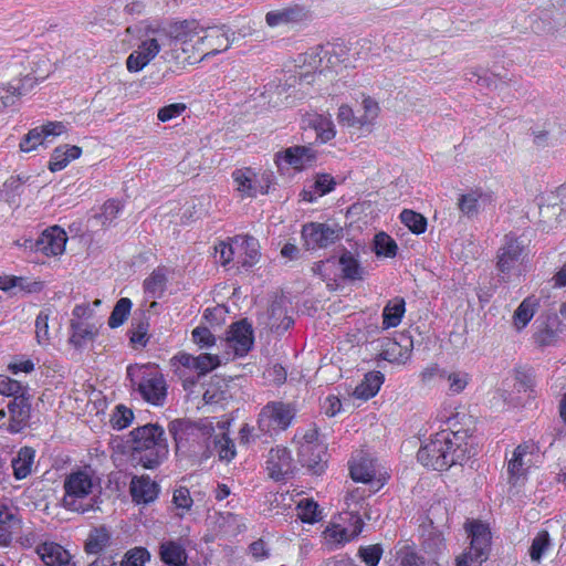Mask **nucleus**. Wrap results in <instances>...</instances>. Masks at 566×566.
Masks as SVG:
<instances>
[{"mask_svg": "<svg viewBox=\"0 0 566 566\" xmlns=\"http://www.w3.org/2000/svg\"><path fill=\"white\" fill-rule=\"evenodd\" d=\"M334 178L329 175H318L310 189L302 192L303 200L313 202L316 198L322 197L334 189Z\"/></svg>", "mask_w": 566, "mask_h": 566, "instance_id": "nucleus-38", "label": "nucleus"}, {"mask_svg": "<svg viewBox=\"0 0 566 566\" xmlns=\"http://www.w3.org/2000/svg\"><path fill=\"white\" fill-rule=\"evenodd\" d=\"M19 85L13 81L0 85V107H9L14 105L21 96Z\"/></svg>", "mask_w": 566, "mask_h": 566, "instance_id": "nucleus-52", "label": "nucleus"}, {"mask_svg": "<svg viewBox=\"0 0 566 566\" xmlns=\"http://www.w3.org/2000/svg\"><path fill=\"white\" fill-rule=\"evenodd\" d=\"M134 458L146 469L159 465L168 455L164 429L145 424L130 432Z\"/></svg>", "mask_w": 566, "mask_h": 566, "instance_id": "nucleus-5", "label": "nucleus"}, {"mask_svg": "<svg viewBox=\"0 0 566 566\" xmlns=\"http://www.w3.org/2000/svg\"><path fill=\"white\" fill-rule=\"evenodd\" d=\"M230 422L218 421L217 426L209 419L192 424L186 421L176 420L170 423L169 430L174 434L177 450H181L189 440V436L203 437L207 440L213 439L214 447L220 460L231 461L235 457V447L227 436Z\"/></svg>", "mask_w": 566, "mask_h": 566, "instance_id": "nucleus-3", "label": "nucleus"}, {"mask_svg": "<svg viewBox=\"0 0 566 566\" xmlns=\"http://www.w3.org/2000/svg\"><path fill=\"white\" fill-rule=\"evenodd\" d=\"M163 52L165 59H169L166 33L158 31L154 38L142 41L138 48L127 57L126 65L128 71L138 72L153 61L159 52Z\"/></svg>", "mask_w": 566, "mask_h": 566, "instance_id": "nucleus-12", "label": "nucleus"}, {"mask_svg": "<svg viewBox=\"0 0 566 566\" xmlns=\"http://www.w3.org/2000/svg\"><path fill=\"white\" fill-rule=\"evenodd\" d=\"M66 232L60 227H51L36 240L35 250L46 256H59L65 251Z\"/></svg>", "mask_w": 566, "mask_h": 566, "instance_id": "nucleus-20", "label": "nucleus"}, {"mask_svg": "<svg viewBox=\"0 0 566 566\" xmlns=\"http://www.w3.org/2000/svg\"><path fill=\"white\" fill-rule=\"evenodd\" d=\"M365 497V491L360 488H356L353 491L348 492L345 497V503L347 505L348 512L345 513L346 517H352L353 515H359V510L363 505V500Z\"/></svg>", "mask_w": 566, "mask_h": 566, "instance_id": "nucleus-53", "label": "nucleus"}, {"mask_svg": "<svg viewBox=\"0 0 566 566\" xmlns=\"http://www.w3.org/2000/svg\"><path fill=\"white\" fill-rule=\"evenodd\" d=\"M291 405L281 401L269 402L259 415V427L264 432L285 430L294 418Z\"/></svg>", "mask_w": 566, "mask_h": 566, "instance_id": "nucleus-14", "label": "nucleus"}, {"mask_svg": "<svg viewBox=\"0 0 566 566\" xmlns=\"http://www.w3.org/2000/svg\"><path fill=\"white\" fill-rule=\"evenodd\" d=\"M382 555L379 544L360 547L359 556L367 566H377Z\"/></svg>", "mask_w": 566, "mask_h": 566, "instance_id": "nucleus-61", "label": "nucleus"}, {"mask_svg": "<svg viewBox=\"0 0 566 566\" xmlns=\"http://www.w3.org/2000/svg\"><path fill=\"white\" fill-rule=\"evenodd\" d=\"M192 342L201 349L210 348L216 344V337L209 328L203 326L196 327L191 333Z\"/></svg>", "mask_w": 566, "mask_h": 566, "instance_id": "nucleus-58", "label": "nucleus"}, {"mask_svg": "<svg viewBox=\"0 0 566 566\" xmlns=\"http://www.w3.org/2000/svg\"><path fill=\"white\" fill-rule=\"evenodd\" d=\"M342 237V228L337 224L312 222L303 226L302 238L308 250L326 248Z\"/></svg>", "mask_w": 566, "mask_h": 566, "instance_id": "nucleus-15", "label": "nucleus"}, {"mask_svg": "<svg viewBox=\"0 0 566 566\" xmlns=\"http://www.w3.org/2000/svg\"><path fill=\"white\" fill-rule=\"evenodd\" d=\"M465 432L441 430L431 436L417 453L418 461L428 468L442 471L467 459Z\"/></svg>", "mask_w": 566, "mask_h": 566, "instance_id": "nucleus-1", "label": "nucleus"}, {"mask_svg": "<svg viewBox=\"0 0 566 566\" xmlns=\"http://www.w3.org/2000/svg\"><path fill=\"white\" fill-rule=\"evenodd\" d=\"M35 451L32 448L24 447L20 449L17 457L12 460L13 474L17 480L27 478L33 467Z\"/></svg>", "mask_w": 566, "mask_h": 566, "instance_id": "nucleus-37", "label": "nucleus"}, {"mask_svg": "<svg viewBox=\"0 0 566 566\" xmlns=\"http://www.w3.org/2000/svg\"><path fill=\"white\" fill-rule=\"evenodd\" d=\"M8 431L20 432L28 423L30 405L24 397H15L8 402Z\"/></svg>", "mask_w": 566, "mask_h": 566, "instance_id": "nucleus-25", "label": "nucleus"}, {"mask_svg": "<svg viewBox=\"0 0 566 566\" xmlns=\"http://www.w3.org/2000/svg\"><path fill=\"white\" fill-rule=\"evenodd\" d=\"M396 556L400 566H424V560L409 546L400 547Z\"/></svg>", "mask_w": 566, "mask_h": 566, "instance_id": "nucleus-57", "label": "nucleus"}, {"mask_svg": "<svg viewBox=\"0 0 566 566\" xmlns=\"http://www.w3.org/2000/svg\"><path fill=\"white\" fill-rule=\"evenodd\" d=\"M133 411L125 406H117L112 417V426L116 429H124L128 427L133 421Z\"/></svg>", "mask_w": 566, "mask_h": 566, "instance_id": "nucleus-60", "label": "nucleus"}, {"mask_svg": "<svg viewBox=\"0 0 566 566\" xmlns=\"http://www.w3.org/2000/svg\"><path fill=\"white\" fill-rule=\"evenodd\" d=\"M101 490V478L92 467L72 469L63 480L62 506L70 512H90L95 507Z\"/></svg>", "mask_w": 566, "mask_h": 566, "instance_id": "nucleus-2", "label": "nucleus"}, {"mask_svg": "<svg viewBox=\"0 0 566 566\" xmlns=\"http://www.w3.org/2000/svg\"><path fill=\"white\" fill-rule=\"evenodd\" d=\"M295 441L298 444V452H307L311 446L323 443L318 437V431L315 427L301 430L295 434Z\"/></svg>", "mask_w": 566, "mask_h": 566, "instance_id": "nucleus-49", "label": "nucleus"}, {"mask_svg": "<svg viewBox=\"0 0 566 566\" xmlns=\"http://www.w3.org/2000/svg\"><path fill=\"white\" fill-rule=\"evenodd\" d=\"M340 518L344 521L348 520L349 524L347 526L339 523H332L328 525L323 533L326 543L343 544L355 538L361 532L364 523L360 516H342Z\"/></svg>", "mask_w": 566, "mask_h": 566, "instance_id": "nucleus-19", "label": "nucleus"}, {"mask_svg": "<svg viewBox=\"0 0 566 566\" xmlns=\"http://www.w3.org/2000/svg\"><path fill=\"white\" fill-rule=\"evenodd\" d=\"M36 553L45 566H69L71 564V554L54 542H45L39 545Z\"/></svg>", "mask_w": 566, "mask_h": 566, "instance_id": "nucleus-26", "label": "nucleus"}, {"mask_svg": "<svg viewBox=\"0 0 566 566\" xmlns=\"http://www.w3.org/2000/svg\"><path fill=\"white\" fill-rule=\"evenodd\" d=\"M233 180V189L239 198H255L259 195L269 192L274 182V175L266 169H255L252 167H243L233 170L231 174Z\"/></svg>", "mask_w": 566, "mask_h": 566, "instance_id": "nucleus-7", "label": "nucleus"}, {"mask_svg": "<svg viewBox=\"0 0 566 566\" xmlns=\"http://www.w3.org/2000/svg\"><path fill=\"white\" fill-rule=\"evenodd\" d=\"M167 284L166 271L155 270L145 281L144 291L147 297L159 298L165 292Z\"/></svg>", "mask_w": 566, "mask_h": 566, "instance_id": "nucleus-39", "label": "nucleus"}, {"mask_svg": "<svg viewBox=\"0 0 566 566\" xmlns=\"http://www.w3.org/2000/svg\"><path fill=\"white\" fill-rule=\"evenodd\" d=\"M314 127L317 133V138L322 143H326V142L331 140L332 138H334V136H335L334 124L327 117H323V116L317 117L314 122Z\"/></svg>", "mask_w": 566, "mask_h": 566, "instance_id": "nucleus-56", "label": "nucleus"}, {"mask_svg": "<svg viewBox=\"0 0 566 566\" xmlns=\"http://www.w3.org/2000/svg\"><path fill=\"white\" fill-rule=\"evenodd\" d=\"M538 307V301L535 296H528L515 310L512 323L516 331H522L534 317Z\"/></svg>", "mask_w": 566, "mask_h": 566, "instance_id": "nucleus-34", "label": "nucleus"}, {"mask_svg": "<svg viewBox=\"0 0 566 566\" xmlns=\"http://www.w3.org/2000/svg\"><path fill=\"white\" fill-rule=\"evenodd\" d=\"M44 282L29 276H17L15 291L25 293H39L43 290Z\"/></svg>", "mask_w": 566, "mask_h": 566, "instance_id": "nucleus-62", "label": "nucleus"}, {"mask_svg": "<svg viewBox=\"0 0 566 566\" xmlns=\"http://www.w3.org/2000/svg\"><path fill=\"white\" fill-rule=\"evenodd\" d=\"M440 378L446 382L449 395L457 396L465 390L472 376L462 369H443Z\"/></svg>", "mask_w": 566, "mask_h": 566, "instance_id": "nucleus-31", "label": "nucleus"}, {"mask_svg": "<svg viewBox=\"0 0 566 566\" xmlns=\"http://www.w3.org/2000/svg\"><path fill=\"white\" fill-rule=\"evenodd\" d=\"M222 361H226L223 354H201L199 356H192L188 353H179L170 359L175 374L182 378L185 382L188 379V373L203 376L219 367Z\"/></svg>", "mask_w": 566, "mask_h": 566, "instance_id": "nucleus-10", "label": "nucleus"}, {"mask_svg": "<svg viewBox=\"0 0 566 566\" xmlns=\"http://www.w3.org/2000/svg\"><path fill=\"white\" fill-rule=\"evenodd\" d=\"M398 245L396 241L385 232H379L374 238V251L380 258H395Z\"/></svg>", "mask_w": 566, "mask_h": 566, "instance_id": "nucleus-46", "label": "nucleus"}, {"mask_svg": "<svg viewBox=\"0 0 566 566\" xmlns=\"http://www.w3.org/2000/svg\"><path fill=\"white\" fill-rule=\"evenodd\" d=\"M46 143L44 135L42 134V130L40 127H35L23 137V139L20 142V150L23 153H30L35 149H38L39 146H42Z\"/></svg>", "mask_w": 566, "mask_h": 566, "instance_id": "nucleus-51", "label": "nucleus"}, {"mask_svg": "<svg viewBox=\"0 0 566 566\" xmlns=\"http://www.w3.org/2000/svg\"><path fill=\"white\" fill-rule=\"evenodd\" d=\"M296 512L303 523L314 524L322 520L319 505L310 497H303L297 502Z\"/></svg>", "mask_w": 566, "mask_h": 566, "instance_id": "nucleus-41", "label": "nucleus"}, {"mask_svg": "<svg viewBox=\"0 0 566 566\" xmlns=\"http://www.w3.org/2000/svg\"><path fill=\"white\" fill-rule=\"evenodd\" d=\"M127 376L137 386L142 397L153 403L161 405L166 397V382L156 367L134 365L127 368Z\"/></svg>", "mask_w": 566, "mask_h": 566, "instance_id": "nucleus-6", "label": "nucleus"}, {"mask_svg": "<svg viewBox=\"0 0 566 566\" xmlns=\"http://www.w3.org/2000/svg\"><path fill=\"white\" fill-rule=\"evenodd\" d=\"M552 549V541L547 531L538 532L532 541L528 549L530 558L533 563H541V560Z\"/></svg>", "mask_w": 566, "mask_h": 566, "instance_id": "nucleus-42", "label": "nucleus"}, {"mask_svg": "<svg viewBox=\"0 0 566 566\" xmlns=\"http://www.w3.org/2000/svg\"><path fill=\"white\" fill-rule=\"evenodd\" d=\"M149 558L150 554L146 548L136 547L125 554L122 566H145Z\"/></svg>", "mask_w": 566, "mask_h": 566, "instance_id": "nucleus-55", "label": "nucleus"}, {"mask_svg": "<svg viewBox=\"0 0 566 566\" xmlns=\"http://www.w3.org/2000/svg\"><path fill=\"white\" fill-rule=\"evenodd\" d=\"M133 303L127 297L119 298L108 318V326L111 328H117L122 326L130 314Z\"/></svg>", "mask_w": 566, "mask_h": 566, "instance_id": "nucleus-47", "label": "nucleus"}, {"mask_svg": "<svg viewBox=\"0 0 566 566\" xmlns=\"http://www.w3.org/2000/svg\"><path fill=\"white\" fill-rule=\"evenodd\" d=\"M24 387L15 379L0 375V395L7 397H23Z\"/></svg>", "mask_w": 566, "mask_h": 566, "instance_id": "nucleus-54", "label": "nucleus"}, {"mask_svg": "<svg viewBox=\"0 0 566 566\" xmlns=\"http://www.w3.org/2000/svg\"><path fill=\"white\" fill-rule=\"evenodd\" d=\"M303 63L308 71H318L322 73L327 70H334L332 55H329L328 51L323 50L322 48H316L305 53Z\"/></svg>", "mask_w": 566, "mask_h": 566, "instance_id": "nucleus-36", "label": "nucleus"}, {"mask_svg": "<svg viewBox=\"0 0 566 566\" xmlns=\"http://www.w3.org/2000/svg\"><path fill=\"white\" fill-rule=\"evenodd\" d=\"M337 264H339L344 277L350 280L363 279V269L350 253H344L337 261Z\"/></svg>", "mask_w": 566, "mask_h": 566, "instance_id": "nucleus-48", "label": "nucleus"}, {"mask_svg": "<svg viewBox=\"0 0 566 566\" xmlns=\"http://www.w3.org/2000/svg\"><path fill=\"white\" fill-rule=\"evenodd\" d=\"M337 119L345 126L360 129L358 114H356L353 108L346 104L339 106Z\"/></svg>", "mask_w": 566, "mask_h": 566, "instance_id": "nucleus-63", "label": "nucleus"}, {"mask_svg": "<svg viewBox=\"0 0 566 566\" xmlns=\"http://www.w3.org/2000/svg\"><path fill=\"white\" fill-rule=\"evenodd\" d=\"M185 111L186 105L184 103H174L161 107L158 111L157 117L160 122L166 123L179 117Z\"/></svg>", "mask_w": 566, "mask_h": 566, "instance_id": "nucleus-64", "label": "nucleus"}, {"mask_svg": "<svg viewBox=\"0 0 566 566\" xmlns=\"http://www.w3.org/2000/svg\"><path fill=\"white\" fill-rule=\"evenodd\" d=\"M380 113V107L377 101L369 96H365L361 101V113L358 111L360 129H370Z\"/></svg>", "mask_w": 566, "mask_h": 566, "instance_id": "nucleus-40", "label": "nucleus"}, {"mask_svg": "<svg viewBox=\"0 0 566 566\" xmlns=\"http://www.w3.org/2000/svg\"><path fill=\"white\" fill-rule=\"evenodd\" d=\"M81 155V147L75 145H61L53 150L49 161V169L52 172L63 170L71 161L80 158Z\"/></svg>", "mask_w": 566, "mask_h": 566, "instance_id": "nucleus-30", "label": "nucleus"}, {"mask_svg": "<svg viewBox=\"0 0 566 566\" xmlns=\"http://www.w3.org/2000/svg\"><path fill=\"white\" fill-rule=\"evenodd\" d=\"M201 60L227 51L231 45L229 31L224 27H201Z\"/></svg>", "mask_w": 566, "mask_h": 566, "instance_id": "nucleus-17", "label": "nucleus"}, {"mask_svg": "<svg viewBox=\"0 0 566 566\" xmlns=\"http://www.w3.org/2000/svg\"><path fill=\"white\" fill-rule=\"evenodd\" d=\"M316 158L312 148L305 146L289 147L275 155L274 163L280 169L293 168L303 170L310 167Z\"/></svg>", "mask_w": 566, "mask_h": 566, "instance_id": "nucleus-18", "label": "nucleus"}, {"mask_svg": "<svg viewBox=\"0 0 566 566\" xmlns=\"http://www.w3.org/2000/svg\"><path fill=\"white\" fill-rule=\"evenodd\" d=\"M539 454L537 448L533 443L520 444L509 460L507 471L511 480L517 483L527 471L537 463Z\"/></svg>", "mask_w": 566, "mask_h": 566, "instance_id": "nucleus-16", "label": "nucleus"}, {"mask_svg": "<svg viewBox=\"0 0 566 566\" xmlns=\"http://www.w3.org/2000/svg\"><path fill=\"white\" fill-rule=\"evenodd\" d=\"M49 315L44 312H40L35 319V336L38 343L42 346L49 344L50 333H49Z\"/></svg>", "mask_w": 566, "mask_h": 566, "instance_id": "nucleus-59", "label": "nucleus"}, {"mask_svg": "<svg viewBox=\"0 0 566 566\" xmlns=\"http://www.w3.org/2000/svg\"><path fill=\"white\" fill-rule=\"evenodd\" d=\"M159 557L168 566H186V548L179 541L166 539L159 545Z\"/></svg>", "mask_w": 566, "mask_h": 566, "instance_id": "nucleus-29", "label": "nucleus"}, {"mask_svg": "<svg viewBox=\"0 0 566 566\" xmlns=\"http://www.w3.org/2000/svg\"><path fill=\"white\" fill-rule=\"evenodd\" d=\"M302 18V10L296 7H284L269 11L265 22L270 28L285 27Z\"/></svg>", "mask_w": 566, "mask_h": 566, "instance_id": "nucleus-35", "label": "nucleus"}, {"mask_svg": "<svg viewBox=\"0 0 566 566\" xmlns=\"http://www.w3.org/2000/svg\"><path fill=\"white\" fill-rule=\"evenodd\" d=\"M465 531L470 537V551L458 557V566H481L488 558L491 545L489 525L481 521H469Z\"/></svg>", "mask_w": 566, "mask_h": 566, "instance_id": "nucleus-8", "label": "nucleus"}, {"mask_svg": "<svg viewBox=\"0 0 566 566\" xmlns=\"http://www.w3.org/2000/svg\"><path fill=\"white\" fill-rule=\"evenodd\" d=\"M237 266L251 268L260 259L259 241L250 235H237L232 239Z\"/></svg>", "mask_w": 566, "mask_h": 566, "instance_id": "nucleus-21", "label": "nucleus"}, {"mask_svg": "<svg viewBox=\"0 0 566 566\" xmlns=\"http://www.w3.org/2000/svg\"><path fill=\"white\" fill-rule=\"evenodd\" d=\"M405 314V301L395 298L390 301L382 312V324L385 328L396 327L400 324Z\"/></svg>", "mask_w": 566, "mask_h": 566, "instance_id": "nucleus-43", "label": "nucleus"}, {"mask_svg": "<svg viewBox=\"0 0 566 566\" xmlns=\"http://www.w3.org/2000/svg\"><path fill=\"white\" fill-rule=\"evenodd\" d=\"M98 335V325L90 321H71L70 343L82 348Z\"/></svg>", "mask_w": 566, "mask_h": 566, "instance_id": "nucleus-27", "label": "nucleus"}, {"mask_svg": "<svg viewBox=\"0 0 566 566\" xmlns=\"http://www.w3.org/2000/svg\"><path fill=\"white\" fill-rule=\"evenodd\" d=\"M253 331L247 322H237L232 324L227 332V336L221 340L223 346V359L226 361L237 357L244 356L253 345Z\"/></svg>", "mask_w": 566, "mask_h": 566, "instance_id": "nucleus-13", "label": "nucleus"}, {"mask_svg": "<svg viewBox=\"0 0 566 566\" xmlns=\"http://www.w3.org/2000/svg\"><path fill=\"white\" fill-rule=\"evenodd\" d=\"M265 464L269 475L277 481L286 478L293 470L291 453L284 447L272 448Z\"/></svg>", "mask_w": 566, "mask_h": 566, "instance_id": "nucleus-22", "label": "nucleus"}, {"mask_svg": "<svg viewBox=\"0 0 566 566\" xmlns=\"http://www.w3.org/2000/svg\"><path fill=\"white\" fill-rule=\"evenodd\" d=\"M21 530V518L17 509L0 505V545H8Z\"/></svg>", "mask_w": 566, "mask_h": 566, "instance_id": "nucleus-24", "label": "nucleus"}, {"mask_svg": "<svg viewBox=\"0 0 566 566\" xmlns=\"http://www.w3.org/2000/svg\"><path fill=\"white\" fill-rule=\"evenodd\" d=\"M399 219L401 223L415 234H422L427 230V218L419 212L403 209L400 212Z\"/></svg>", "mask_w": 566, "mask_h": 566, "instance_id": "nucleus-44", "label": "nucleus"}, {"mask_svg": "<svg viewBox=\"0 0 566 566\" xmlns=\"http://www.w3.org/2000/svg\"><path fill=\"white\" fill-rule=\"evenodd\" d=\"M298 457L313 473L319 474L326 464V444L323 442L311 446L307 452H298Z\"/></svg>", "mask_w": 566, "mask_h": 566, "instance_id": "nucleus-32", "label": "nucleus"}, {"mask_svg": "<svg viewBox=\"0 0 566 566\" xmlns=\"http://www.w3.org/2000/svg\"><path fill=\"white\" fill-rule=\"evenodd\" d=\"M496 269L505 281L518 277L525 271L523 245L515 237L505 235L504 243L497 252Z\"/></svg>", "mask_w": 566, "mask_h": 566, "instance_id": "nucleus-11", "label": "nucleus"}, {"mask_svg": "<svg viewBox=\"0 0 566 566\" xmlns=\"http://www.w3.org/2000/svg\"><path fill=\"white\" fill-rule=\"evenodd\" d=\"M350 478L355 482L368 484L370 492L379 491L388 480L387 471L369 454L359 452L349 462Z\"/></svg>", "mask_w": 566, "mask_h": 566, "instance_id": "nucleus-9", "label": "nucleus"}, {"mask_svg": "<svg viewBox=\"0 0 566 566\" xmlns=\"http://www.w3.org/2000/svg\"><path fill=\"white\" fill-rule=\"evenodd\" d=\"M169 59L188 65L201 61V25L192 21L176 22L165 29Z\"/></svg>", "mask_w": 566, "mask_h": 566, "instance_id": "nucleus-4", "label": "nucleus"}, {"mask_svg": "<svg viewBox=\"0 0 566 566\" xmlns=\"http://www.w3.org/2000/svg\"><path fill=\"white\" fill-rule=\"evenodd\" d=\"M44 64L46 63L44 62ZM48 75L49 67H45V70H36L33 73L24 75L20 80H14L13 82L19 85V88H21L19 90L20 94L24 95L25 93L31 91L39 81H43L44 78H46Z\"/></svg>", "mask_w": 566, "mask_h": 566, "instance_id": "nucleus-50", "label": "nucleus"}, {"mask_svg": "<svg viewBox=\"0 0 566 566\" xmlns=\"http://www.w3.org/2000/svg\"><path fill=\"white\" fill-rule=\"evenodd\" d=\"M339 264L335 259H327L325 261H321L315 263L313 266V272L318 275L323 281L327 282L328 286H332L336 283L339 276Z\"/></svg>", "mask_w": 566, "mask_h": 566, "instance_id": "nucleus-45", "label": "nucleus"}, {"mask_svg": "<svg viewBox=\"0 0 566 566\" xmlns=\"http://www.w3.org/2000/svg\"><path fill=\"white\" fill-rule=\"evenodd\" d=\"M158 486L148 476L134 478L130 482V494L133 500L140 504L155 501L158 496Z\"/></svg>", "mask_w": 566, "mask_h": 566, "instance_id": "nucleus-28", "label": "nucleus"}, {"mask_svg": "<svg viewBox=\"0 0 566 566\" xmlns=\"http://www.w3.org/2000/svg\"><path fill=\"white\" fill-rule=\"evenodd\" d=\"M382 382L384 375L380 371L368 373L355 388L353 395L358 399L368 400L378 394Z\"/></svg>", "mask_w": 566, "mask_h": 566, "instance_id": "nucleus-33", "label": "nucleus"}, {"mask_svg": "<svg viewBox=\"0 0 566 566\" xmlns=\"http://www.w3.org/2000/svg\"><path fill=\"white\" fill-rule=\"evenodd\" d=\"M493 207L494 202L492 195L478 189L470 190L467 193L461 195L458 199L459 210L468 217H473L479 212Z\"/></svg>", "mask_w": 566, "mask_h": 566, "instance_id": "nucleus-23", "label": "nucleus"}]
</instances>
